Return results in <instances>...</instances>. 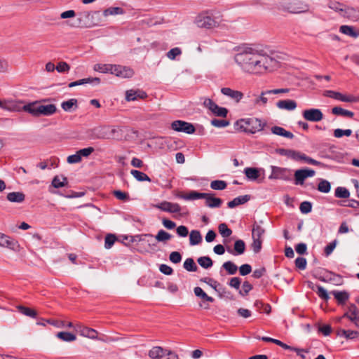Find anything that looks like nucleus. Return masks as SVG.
Segmentation results:
<instances>
[{
    "label": "nucleus",
    "instance_id": "f257e3e1",
    "mask_svg": "<svg viewBox=\"0 0 359 359\" xmlns=\"http://www.w3.org/2000/svg\"><path fill=\"white\" fill-rule=\"evenodd\" d=\"M234 55L236 63L241 69L249 74H263L278 67V62L264 50L255 46L245 44L236 47Z\"/></svg>",
    "mask_w": 359,
    "mask_h": 359
},
{
    "label": "nucleus",
    "instance_id": "f03ea898",
    "mask_svg": "<svg viewBox=\"0 0 359 359\" xmlns=\"http://www.w3.org/2000/svg\"><path fill=\"white\" fill-rule=\"evenodd\" d=\"M175 196L178 198L187 201L205 199V205L210 208H219L223 202L221 198L215 197V194L213 193H200L196 191H191L187 194H183L182 192H178Z\"/></svg>",
    "mask_w": 359,
    "mask_h": 359
},
{
    "label": "nucleus",
    "instance_id": "7ed1b4c3",
    "mask_svg": "<svg viewBox=\"0 0 359 359\" xmlns=\"http://www.w3.org/2000/svg\"><path fill=\"white\" fill-rule=\"evenodd\" d=\"M197 27L211 29L217 26V22L209 15L208 12L200 13L195 19Z\"/></svg>",
    "mask_w": 359,
    "mask_h": 359
},
{
    "label": "nucleus",
    "instance_id": "20e7f679",
    "mask_svg": "<svg viewBox=\"0 0 359 359\" xmlns=\"http://www.w3.org/2000/svg\"><path fill=\"white\" fill-rule=\"evenodd\" d=\"M271 173L269 176L270 180H282L289 181L291 180V170L286 168L271 165Z\"/></svg>",
    "mask_w": 359,
    "mask_h": 359
},
{
    "label": "nucleus",
    "instance_id": "39448f33",
    "mask_svg": "<svg viewBox=\"0 0 359 359\" xmlns=\"http://www.w3.org/2000/svg\"><path fill=\"white\" fill-rule=\"evenodd\" d=\"M171 128L175 131L183 132L187 134H193L196 130L192 123L180 120L173 121Z\"/></svg>",
    "mask_w": 359,
    "mask_h": 359
},
{
    "label": "nucleus",
    "instance_id": "423d86ee",
    "mask_svg": "<svg viewBox=\"0 0 359 359\" xmlns=\"http://www.w3.org/2000/svg\"><path fill=\"white\" fill-rule=\"evenodd\" d=\"M324 95L345 102H356L359 101L358 97L353 95H346L341 94V93L333 90L325 91Z\"/></svg>",
    "mask_w": 359,
    "mask_h": 359
},
{
    "label": "nucleus",
    "instance_id": "0eeeda50",
    "mask_svg": "<svg viewBox=\"0 0 359 359\" xmlns=\"http://www.w3.org/2000/svg\"><path fill=\"white\" fill-rule=\"evenodd\" d=\"M266 123H263L257 118H246L245 125L248 126V133L254 134L256 132L261 131L266 126Z\"/></svg>",
    "mask_w": 359,
    "mask_h": 359
},
{
    "label": "nucleus",
    "instance_id": "6e6552de",
    "mask_svg": "<svg viewBox=\"0 0 359 359\" xmlns=\"http://www.w3.org/2000/svg\"><path fill=\"white\" fill-rule=\"evenodd\" d=\"M304 118L309 121L318 122L323 119V114L319 109H305L302 112Z\"/></svg>",
    "mask_w": 359,
    "mask_h": 359
},
{
    "label": "nucleus",
    "instance_id": "1a4fd4ad",
    "mask_svg": "<svg viewBox=\"0 0 359 359\" xmlns=\"http://www.w3.org/2000/svg\"><path fill=\"white\" fill-rule=\"evenodd\" d=\"M309 10L307 4L302 1H294L283 7V11L291 13H301Z\"/></svg>",
    "mask_w": 359,
    "mask_h": 359
},
{
    "label": "nucleus",
    "instance_id": "9d476101",
    "mask_svg": "<svg viewBox=\"0 0 359 359\" xmlns=\"http://www.w3.org/2000/svg\"><path fill=\"white\" fill-rule=\"evenodd\" d=\"M88 137L90 140H104L107 138L108 131L105 126L95 127L88 131Z\"/></svg>",
    "mask_w": 359,
    "mask_h": 359
},
{
    "label": "nucleus",
    "instance_id": "9b49d317",
    "mask_svg": "<svg viewBox=\"0 0 359 359\" xmlns=\"http://www.w3.org/2000/svg\"><path fill=\"white\" fill-rule=\"evenodd\" d=\"M154 207L170 213H179L181 211V207L178 203H173L168 201H163L154 205Z\"/></svg>",
    "mask_w": 359,
    "mask_h": 359
},
{
    "label": "nucleus",
    "instance_id": "f8f14e48",
    "mask_svg": "<svg viewBox=\"0 0 359 359\" xmlns=\"http://www.w3.org/2000/svg\"><path fill=\"white\" fill-rule=\"evenodd\" d=\"M226 250L229 253L233 255H242L245 252V243L243 240H237L234 243L233 249L231 248L229 246H227Z\"/></svg>",
    "mask_w": 359,
    "mask_h": 359
},
{
    "label": "nucleus",
    "instance_id": "ddd939ff",
    "mask_svg": "<svg viewBox=\"0 0 359 359\" xmlns=\"http://www.w3.org/2000/svg\"><path fill=\"white\" fill-rule=\"evenodd\" d=\"M16 245L17 241L15 239L0 232V247L14 250Z\"/></svg>",
    "mask_w": 359,
    "mask_h": 359
},
{
    "label": "nucleus",
    "instance_id": "4468645a",
    "mask_svg": "<svg viewBox=\"0 0 359 359\" xmlns=\"http://www.w3.org/2000/svg\"><path fill=\"white\" fill-rule=\"evenodd\" d=\"M75 330L80 332V334L93 339H97V332L95 330L87 327H83L81 325H76Z\"/></svg>",
    "mask_w": 359,
    "mask_h": 359
},
{
    "label": "nucleus",
    "instance_id": "2eb2a0df",
    "mask_svg": "<svg viewBox=\"0 0 359 359\" xmlns=\"http://www.w3.org/2000/svg\"><path fill=\"white\" fill-rule=\"evenodd\" d=\"M221 93L238 102L243 97V93L238 90H233L230 88H222Z\"/></svg>",
    "mask_w": 359,
    "mask_h": 359
},
{
    "label": "nucleus",
    "instance_id": "dca6fc26",
    "mask_svg": "<svg viewBox=\"0 0 359 359\" xmlns=\"http://www.w3.org/2000/svg\"><path fill=\"white\" fill-rule=\"evenodd\" d=\"M147 97V93L144 91L140 90H128L126 93V100L127 101H134L136 100L138 97L141 99H144Z\"/></svg>",
    "mask_w": 359,
    "mask_h": 359
},
{
    "label": "nucleus",
    "instance_id": "f3484780",
    "mask_svg": "<svg viewBox=\"0 0 359 359\" xmlns=\"http://www.w3.org/2000/svg\"><path fill=\"white\" fill-rule=\"evenodd\" d=\"M337 335L343 337L346 339H355L359 337V332L356 330H344L339 328L337 330Z\"/></svg>",
    "mask_w": 359,
    "mask_h": 359
},
{
    "label": "nucleus",
    "instance_id": "a211bd4d",
    "mask_svg": "<svg viewBox=\"0 0 359 359\" xmlns=\"http://www.w3.org/2000/svg\"><path fill=\"white\" fill-rule=\"evenodd\" d=\"M39 102L35 101V102H29L27 104H25L22 107V109L25 111L32 114L34 116H39Z\"/></svg>",
    "mask_w": 359,
    "mask_h": 359
},
{
    "label": "nucleus",
    "instance_id": "6ab92c4d",
    "mask_svg": "<svg viewBox=\"0 0 359 359\" xmlns=\"http://www.w3.org/2000/svg\"><path fill=\"white\" fill-rule=\"evenodd\" d=\"M359 313V310L356 307V306L353 304H351L349 306V311L345 313L342 318H346L349 320H351L352 323H354L356 325H358L357 323V316Z\"/></svg>",
    "mask_w": 359,
    "mask_h": 359
},
{
    "label": "nucleus",
    "instance_id": "aec40b11",
    "mask_svg": "<svg viewBox=\"0 0 359 359\" xmlns=\"http://www.w3.org/2000/svg\"><path fill=\"white\" fill-rule=\"evenodd\" d=\"M39 116H50L56 112L57 108L54 104H50L47 105L41 104L39 102Z\"/></svg>",
    "mask_w": 359,
    "mask_h": 359
},
{
    "label": "nucleus",
    "instance_id": "412c9836",
    "mask_svg": "<svg viewBox=\"0 0 359 359\" xmlns=\"http://www.w3.org/2000/svg\"><path fill=\"white\" fill-rule=\"evenodd\" d=\"M250 196L248 194L238 196L233 198L232 201L228 202L227 206L229 208H234L239 205L245 204L250 200Z\"/></svg>",
    "mask_w": 359,
    "mask_h": 359
},
{
    "label": "nucleus",
    "instance_id": "4be33fe9",
    "mask_svg": "<svg viewBox=\"0 0 359 359\" xmlns=\"http://www.w3.org/2000/svg\"><path fill=\"white\" fill-rule=\"evenodd\" d=\"M341 15L349 20H355L358 19L359 16V11L353 7L344 6Z\"/></svg>",
    "mask_w": 359,
    "mask_h": 359
},
{
    "label": "nucleus",
    "instance_id": "5701e85b",
    "mask_svg": "<svg viewBox=\"0 0 359 359\" xmlns=\"http://www.w3.org/2000/svg\"><path fill=\"white\" fill-rule=\"evenodd\" d=\"M62 109L67 112L75 111L78 108V101L75 98L69 99L61 103Z\"/></svg>",
    "mask_w": 359,
    "mask_h": 359
},
{
    "label": "nucleus",
    "instance_id": "b1692460",
    "mask_svg": "<svg viewBox=\"0 0 359 359\" xmlns=\"http://www.w3.org/2000/svg\"><path fill=\"white\" fill-rule=\"evenodd\" d=\"M276 106L279 109L294 110L297 107V102L293 100H282L277 102Z\"/></svg>",
    "mask_w": 359,
    "mask_h": 359
},
{
    "label": "nucleus",
    "instance_id": "393cba45",
    "mask_svg": "<svg viewBox=\"0 0 359 359\" xmlns=\"http://www.w3.org/2000/svg\"><path fill=\"white\" fill-rule=\"evenodd\" d=\"M331 294L334 295L338 304L344 305L349 298V294L346 291L333 290Z\"/></svg>",
    "mask_w": 359,
    "mask_h": 359
},
{
    "label": "nucleus",
    "instance_id": "a878e982",
    "mask_svg": "<svg viewBox=\"0 0 359 359\" xmlns=\"http://www.w3.org/2000/svg\"><path fill=\"white\" fill-rule=\"evenodd\" d=\"M271 131L273 134L278 136H282L288 139L294 138V135L291 132L286 130L285 128L280 126H273L271 128Z\"/></svg>",
    "mask_w": 359,
    "mask_h": 359
},
{
    "label": "nucleus",
    "instance_id": "bb28decb",
    "mask_svg": "<svg viewBox=\"0 0 359 359\" xmlns=\"http://www.w3.org/2000/svg\"><path fill=\"white\" fill-rule=\"evenodd\" d=\"M259 171L260 169L257 168L248 167L244 169L245 176L248 180L252 181H255L259 178L260 175Z\"/></svg>",
    "mask_w": 359,
    "mask_h": 359
},
{
    "label": "nucleus",
    "instance_id": "cd10ccee",
    "mask_svg": "<svg viewBox=\"0 0 359 359\" xmlns=\"http://www.w3.org/2000/svg\"><path fill=\"white\" fill-rule=\"evenodd\" d=\"M314 276L316 278H318L319 280L326 283V282H329V281H333L334 280L333 278L334 276H339L337 275L336 273H334L332 271L325 270L324 273L323 275H322V273L320 272V273H318L317 274L314 275Z\"/></svg>",
    "mask_w": 359,
    "mask_h": 359
},
{
    "label": "nucleus",
    "instance_id": "c85d7f7f",
    "mask_svg": "<svg viewBox=\"0 0 359 359\" xmlns=\"http://www.w3.org/2000/svg\"><path fill=\"white\" fill-rule=\"evenodd\" d=\"M6 198L13 203H22L25 199V195L22 192H10L7 194Z\"/></svg>",
    "mask_w": 359,
    "mask_h": 359
},
{
    "label": "nucleus",
    "instance_id": "c756f323",
    "mask_svg": "<svg viewBox=\"0 0 359 359\" xmlns=\"http://www.w3.org/2000/svg\"><path fill=\"white\" fill-rule=\"evenodd\" d=\"M339 31L348 36L353 38H358L359 36V32L355 31L354 27L349 25H341L339 28Z\"/></svg>",
    "mask_w": 359,
    "mask_h": 359
},
{
    "label": "nucleus",
    "instance_id": "7c9ffc66",
    "mask_svg": "<svg viewBox=\"0 0 359 359\" xmlns=\"http://www.w3.org/2000/svg\"><path fill=\"white\" fill-rule=\"evenodd\" d=\"M202 241V236L198 230H192L189 233V243L191 245H196Z\"/></svg>",
    "mask_w": 359,
    "mask_h": 359
},
{
    "label": "nucleus",
    "instance_id": "2f4dec72",
    "mask_svg": "<svg viewBox=\"0 0 359 359\" xmlns=\"http://www.w3.org/2000/svg\"><path fill=\"white\" fill-rule=\"evenodd\" d=\"M299 161H304L306 163L313 165H318L321 168H325V165L322 162L318 161L308 156H306L305 154L300 152V155L299 156Z\"/></svg>",
    "mask_w": 359,
    "mask_h": 359
},
{
    "label": "nucleus",
    "instance_id": "473e14b6",
    "mask_svg": "<svg viewBox=\"0 0 359 359\" xmlns=\"http://www.w3.org/2000/svg\"><path fill=\"white\" fill-rule=\"evenodd\" d=\"M317 189L318 191L321 193H329L331 190V184L329 181L326 180L320 179Z\"/></svg>",
    "mask_w": 359,
    "mask_h": 359
},
{
    "label": "nucleus",
    "instance_id": "72a5a7b5",
    "mask_svg": "<svg viewBox=\"0 0 359 359\" xmlns=\"http://www.w3.org/2000/svg\"><path fill=\"white\" fill-rule=\"evenodd\" d=\"M332 113L334 115L347 116L349 118H352L354 116L353 112L349 110L344 109L340 107H333L332 109Z\"/></svg>",
    "mask_w": 359,
    "mask_h": 359
},
{
    "label": "nucleus",
    "instance_id": "f704fd0d",
    "mask_svg": "<svg viewBox=\"0 0 359 359\" xmlns=\"http://www.w3.org/2000/svg\"><path fill=\"white\" fill-rule=\"evenodd\" d=\"M163 353H165V349L160 346H155L149 351V356L153 359H161Z\"/></svg>",
    "mask_w": 359,
    "mask_h": 359
},
{
    "label": "nucleus",
    "instance_id": "c9c22d12",
    "mask_svg": "<svg viewBox=\"0 0 359 359\" xmlns=\"http://www.w3.org/2000/svg\"><path fill=\"white\" fill-rule=\"evenodd\" d=\"M264 233L265 229L255 222L252 229V238L262 239V236L264 234Z\"/></svg>",
    "mask_w": 359,
    "mask_h": 359
},
{
    "label": "nucleus",
    "instance_id": "e433bc0d",
    "mask_svg": "<svg viewBox=\"0 0 359 359\" xmlns=\"http://www.w3.org/2000/svg\"><path fill=\"white\" fill-rule=\"evenodd\" d=\"M56 337L62 341L66 342L74 341L76 339L75 334L67 332H60L57 333Z\"/></svg>",
    "mask_w": 359,
    "mask_h": 359
},
{
    "label": "nucleus",
    "instance_id": "4c0bfd02",
    "mask_svg": "<svg viewBox=\"0 0 359 359\" xmlns=\"http://www.w3.org/2000/svg\"><path fill=\"white\" fill-rule=\"evenodd\" d=\"M67 178L63 176L60 177L57 175L54 177L52 181V185L57 189L65 187L67 185Z\"/></svg>",
    "mask_w": 359,
    "mask_h": 359
},
{
    "label": "nucleus",
    "instance_id": "58836bf2",
    "mask_svg": "<svg viewBox=\"0 0 359 359\" xmlns=\"http://www.w3.org/2000/svg\"><path fill=\"white\" fill-rule=\"evenodd\" d=\"M130 174L136 179V180L139 182H151V178L145 173L137 170H131Z\"/></svg>",
    "mask_w": 359,
    "mask_h": 359
},
{
    "label": "nucleus",
    "instance_id": "ea45409f",
    "mask_svg": "<svg viewBox=\"0 0 359 359\" xmlns=\"http://www.w3.org/2000/svg\"><path fill=\"white\" fill-rule=\"evenodd\" d=\"M197 262L203 269H209L212 266L213 262L212 259L208 256H203L198 258Z\"/></svg>",
    "mask_w": 359,
    "mask_h": 359
},
{
    "label": "nucleus",
    "instance_id": "a19ab883",
    "mask_svg": "<svg viewBox=\"0 0 359 359\" xmlns=\"http://www.w3.org/2000/svg\"><path fill=\"white\" fill-rule=\"evenodd\" d=\"M16 308L19 311V312H20L21 313H22L25 316H29L31 318H36L37 316L36 311L30 308L22 306V305L17 306Z\"/></svg>",
    "mask_w": 359,
    "mask_h": 359
},
{
    "label": "nucleus",
    "instance_id": "79ce46f5",
    "mask_svg": "<svg viewBox=\"0 0 359 359\" xmlns=\"http://www.w3.org/2000/svg\"><path fill=\"white\" fill-rule=\"evenodd\" d=\"M222 268L224 269L229 275H234L238 271V266L231 261L224 262L222 264Z\"/></svg>",
    "mask_w": 359,
    "mask_h": 359
},
{
    "label": "nucleus",
    "instance_id": "37998d69",
    "mask_svg": "<svg viewBox=\"0 0 359 359\" xmlns=\"http://www.w3.org/2000/svg\"><path fill=\"white\" fill-rule=\"evenodd\" d=\"M172 238V235L165 231L161 229L158 231L157 234L155 236V238L158 242H163L170 240Z\"/></svg>",
    "mask_w": 359,
    "mask_h": 359
},
{
    "label": "nucleus",
    "instance_id": "c03bdc74",
    "mask_svg": "<svg viewBox=\"0 0 359 359\" xmlns=\"http://www.w3.org/2000/svg\"><path fill=\"white\" fill-rule=\"evenodd\" d=\"M294 184L296 185H302L306 179L304 172L302 169L297 170L294 172Z\"/></svg>",
    "mask_w": 359,
    "mask_h": 359
},
{
    "label": "nucleus",
    "instance_id": "a18cd8bd",
    "mask_svg": "<svg viewBox=\"0 0 359 359\" xmlns=\"http://www.w3.org/2000/svg\"><path fill=\"white\" fill-rule=\"evenodd\" d=\"M334 196L339 198H348L350 196V192L345 187H338L335 189Z\"/></svg>",
    "mask_w": 359,
    "mask_h": 359
},
{
    "label": "nucleus",
    "instance_id": "49530a36",
    "mask_svg": "<svg viewBox=\"0 0 359 359\" xmlns=\"http://www.w3.org/2000/svg\"><path fill=\"white\" fill-rule=\"evenodd\" d=\"M184 268L190 272H195L198 269V266H196L194 259L187 258L184 262L183 264Z\"/></svg>",
    "mask_w": 359,
    "mask_h": 359
},
{
    "label": "nucleus",
    "instance_id": "de8ad7c7",
    "mask_svg": "<svg viewBox=\"0 0 359 359\" xmlns=\"http://www.w3.org/2000/svg\"><path fill=\"white\" fill-rule=\"evenodd\" d=\"M227 183L224 180H213L210 182V188L214 190L222 191L226 188Z\"/></svg>",
    "mask_w": 359,
    "mask_h": 359
},
{
    "label": "nucleus",
    "instance_id": "09e8293b",
    "mask_svg": "<svg viewBox=\"0 0 359 359\" xmlns=\"http://www.w3.org/2000/svg\"><path fill=\"white\" fill-rule=\"evenodd\" d=\"M219 232L224 238H227L232 234V230L225 223H222L218 226Z\"/></svg>",
    "mask_w": 359,
    "mask_h": 359
},
{
    "label": "nucleus",
    "instance_id": "8fccbe9b",
    "mask_svg": "<svg viewBox=\"0 0 359 359\" xmlns=\"http://www.w3.org/2000/svg\"><path fill=\"white\" fill-rule=\"evenodd\" d=\"M123 10L120 7H110L105 9L103 12V15L104 16L113 15H118L123 14Z\"/></svg>",
    "mask_w": 359,
    "mask_h": 359
},
{
    "label": "nucleus",
    "instance_id": "3c124183",
    "mask_svg": "<svg viewBox=\"0 0 359 359\" xmlns=\"http://www.w3.org/2000/svg\"><path fill=\"white\" fill-rule=\"evenodd\" d=\"M212 112L217 116L225 118L227 116L228 109L217 104Z\"/></svg>",
    "mask_w": 359,
    "mask_h": 359
},
{
    "label": "nucleus",
    "instance_id": "603ef678",
    "mask_svg": "<svg viewBox=\"0 0 359 359\" xmlns=\"http://www.w3.org/2000/svg\"><path fill=\"white\" fill-rule=\"evenodd\" d=\"M246 119H240L235 122L234 128L236 130L243 131L248 133V126L245 125Z\"/></svg>",
    "mask_w": 359,
    "mask_h": 359
},
{
    "label": "nucleus",
    "instance_id": "864d4df0",
    "mask_svg": "<svg viewBox=\"0 0 359 359\" xmlns=\"http://www.w3.org/2000/svg\"><path fill=\"white\" fill-rule=\"evenodd\" d=\"M113 195L118 200L122 201H128L130 200L129 194L121 190H114L112 192Z\"/></svg>",
    "mask_w": 359,
    "mask_h": 359
},
{
    "label": "nucleus",
    "instance_id": "5fc2aeb1",
    "mask_svg": "<svg viewBox=\"0 0 359 359\" xmlns=\"http://www.w3.org/2000/svg\"><path fill=\"white\" fill-rule=\"evenodd\" d=\"M262 246V240L261 238H252L251 248L255 254L259 253L261 251Z\"/></svg>",
    "mask_w": 359,
    "mask_h": 359
},
{
    "label": "nucleus",
    "instance_id": "6e6d98bb",
    "mask_svg": "<svg viewBox=\"0 0 359 359\" xmlns=\"http://www.w3.org/2000/svg\"><path fill=\"white\" fill-rule=\"evenodd\" d=\"M216 292L218 293L219 297L221 298H222V297H227L229 299L233 298L231 292L226 290V289L224 287H223L221 284H219Z\"/></svg>",
    "mask_w": 359,
    "mask_h": 359
},
{
    "label": "nucleus",
    "instance_id": "4d7b16f0",
    "mask_svg": "<svg viewBox=\"0 0 359 359\" xmlns=\"http://www.w3.org/2000/svg\"><path fill=\"white\" fill-rule=\"evenodd\" d=\"M338 205L341 207H349V208H357L359 207V201L353 200V199L348 201V203L346 201H338Z\"/></svg>",
    "mask_w": 359,
    "mask_h": 359
},
{
    "label": "nucleus",
    "instance_id": "13d9d810",
    "mask_svg": "<svg viewBox=\"0 0 359 359\" xmlns=\"http://www.w3.org/2000/svg\"><path fill=\"white\" fill-rule=\"evenodd\" d=\"M201 282H203L209 285L212 288H213L215 291L217 290V287H219V284L217 280H214L213 278L205 277L202 278L200 280Z\"/></svg>",
    "mask_w": 359,
    "mask_h": 359
},
{
    "label": "nucleus",
    "instance_id": "bf43d9fd",
    "mask_svg": "<svg viewBox=\"0 0 359 359\" xmlns=\"http://www.w3.org/2000/svg\"><path fill=\"white\" fill-rule=\"evenodd\" d=\"M116 241V237L113 234H107L104 239V248L109 249L114 244Z\"/></svg>",
    "mask_w": 359,
    "mask_h": 359
},
{
    "label": "nucleus",
    "instance_id": "052dcab7",
    "mask_svg": "<svg viewBox=\"0 0 359 359\" xmlns=\"http://www.w3.org/2000/svg\"><path fill=\"white\" fill-rule=\"evenodd\" d=\"M299 210L303 214H308L311 212L312 203L309 201H304L301 203Z\"/></svg>",
    "mask_w": 359,
    "mask_h": 359
},
{
    "label": "nucleus",
    "instance_id": "680f3d73",
    "mask_svg": "<svg viewBox=\"0 0 359 359\" xmlns=\"http://www.w3.org/2000/svg\"><path fill=\"white\" fill-rule=\"evenodd\" d=\"M328 7L336 12H339L341 15L344 6L337 1H330L328 4Z\"/></svg>",
    "mask_w": 359,
    "mask_h": 359
},
{
    "label": "nucleus",
    "instance_id": "e2e57ef3",
    "mask_svg": "<svg viewBox=\"0 0 359 359\" xmlns=\"http://www.w3.org/2000/svg\"><path fill=\"white\" fill-rule=\"evenodd\" d=\"M299 155H300V151H295L293 149H286L284 156H285L294 161H298Z\"/></svg>",
    "mask_w": 359,
    "mask_h": 359
},
{
    "label": "nucleus",
    "instance_id": "0e129e2a",
    "mask_svg": "<svg viewBox=\"0 0 359 359\" xmlns=\"http://www.w3.org/2000/svg\"><path fill=\"white\" fill-rule=\"evenodd\" d=\"M121 71L120 77L122 78H131L134 74L133 70L128 67L122 66Z\"/></svg>",
    "mask_w": 359,
    "mask_h": 359
},
{
    "label": "nucleus",
    "instance_id": "69168bd1",
    "mask_svg": "<svg viewBox=\"0 0 359 359\" xmlns=\"http://www.w3.org/2000/svg\"><path fill=\"white\" fill-rule=\"evenodd\" d=\"M211 124L217 128H224L228 126L230 124V123L229 121L226 120L214 118L211 120Z\"/></svg>",
    "mask_w": 359,
    "mask_h": 359
},
{
    "label": "nucleus",
    "instance_id": "338daca9",
    "mask_svg": "<svg viewBox=\"0 0 359 359\" xmlns=\"http://www.w3.org/2000/svg\"><path fill=\"white\" fill-rule=\"evenodd\" d=\"M316 292H317L318 297L325 301H327L330 299V297L328 295L327 290L323 287H322L320 285L317 286Z\"/></svg>",
    "mask_w": 359,
    "mask_h": 359
},
{
    "label": "nucleus",
    "instance_id": "774afa93",
    "mask_svg": "<svg viewBox=\"0 0 359 359\" xmlns=\"http://www.w3.org/2000/svg\"><path fill=\"white\" fill-rule=\"evenodd\" d=\"M70 69V66L66 62H60L56 66V70L59 73H66Z\"/></svg>",
    "mask_w": 359,
    "mask_h": 359
}]
</instances>
